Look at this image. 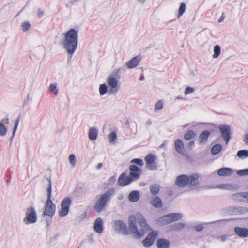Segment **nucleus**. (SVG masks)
I'll use <instances>...</instances> for the list:
<instances>
[{"label":"nucleus","instance_id":"nucleus-56","mask_svg":"<svg viewBox=\"0 0 248 248\" xmlns=\"http://www.w3.org/2000/svg\"><path fill=\"white\" fill-rule=\"evenodd\" d=\"M224 18H225L224 14V13H222L221 16L218 19V22L219 23L222 22L224 20Z\"/></svg>","mask_w":248,"mask_h":248},{"label":"nucleus","instance_id":"nucleus-46","mask_svg":"<svg viewBox=\"0 0 248 248\" xmlns=\"http://www.w3.org/2000/svg\"><path fill=\"white\" fill-rule=\"evenodd\" d=\"M131 162L138 164L139 166H143L144 164L143 160L140 158L133 159L131 161Z\"/></svg>","mask_w":248,"mask_h":248},{"label":"nucleus","instance_id":"nucleus-60","mask_svg":"<svg viewBox=\"0 0 248 248\" xmlns=\"http://www.w3.org/2000/svg\"><path fill=\"white\" fill-rule=\"evenodd\" d=\"M243 194L244 195L245 198H247V202H248V192H245V193H243Z\"/></svg>","mask_w":248,"mask_h":248},{"label":"nucleus","instance_id":"nucleus-12","mask_svg":"<svg viewBox=\"0 0 248 248\" xmlns=\"http://www.w3.org/2000/svg\"><path fill=\"white\" fill-rule=\"evenodd\" d=\"M114 229L116 231L119 232L123 235H128L129 234L125 223L121 220L115 221Z\"/></svg>","mask_w":248,"mask_h":248},{"label":"nucleus","instance_id":"nucleus-20","mask_svg":"<svg viewBox=\"0 0 248 248\" xmlns=\"http://www.w3.org/2000/svg\"><path fill=\"white\" fill-rule=\"evenodd\" d=\"M150 202L153 206L156 208H161L163 206L161 199L158 196L153 197Z\"/></svg>","mask_w":248,"mask_h":248},{"label":"nucleus","instance_id":"nucleus-35","mask_svg":"<svg viewBox=\"0 0 248 248\" xmlns=\"http://www.w3.org/2000/svg\"><path fill=\"white\" fill-rule=\"evenodd\" d=\"M237 155L240 158H244L248 157V151L247 150H241L238 151Z\"/></svg>","mask_w":248,"mask_h":248},{"label":"nucleus","instance_id":"nucleus-42","mask_svg":"<svg viewBox=\"0 0 248 248\" xmlns=\"http://www.w3.org/2000/svg\"><path fill=\"white\" fill-rule=\"evenodd\" d=\"M22 30L24 31H28L31 28V24L29 21H25L22 24Z\"/></svg>","mask_w":248,"mask_h":248},{"label":"nucleus","instance_id":"nucleus-51","mask_svg":"<svg viewBox=\"0 0 248 248\" xmlns=\"http://www.w3.org/2000/svg\"><path fill=\"white\" fill-rule=\"evenodd\" d=\"M228 237V236L227 235H224L220 237H219L218 238L220 239L222 242H224L227 240Z\"/></svg>","mask_w":248,"mask_h":248},{"label":"nucleus","instance_id":"nucleus-40","mask_svg":"<svg viewBox=\"0 0 248 248\" xmlns=\"http://www.w3.org/2000/svg\"><path fill=\"white\" fill-rule=\"evenodd\" d=\"M117 139V135L115 132H111L109 135V140L110 143H115Z\"/></svg>","mask_w":248,"mask_h":248},{"label":"nucleus","instance_id":"nucleus-62","mask_svg":"<svg viewBox=\"0 0 248 248\" xmlns=\"http://www.w3.org/2000/svg\"><path fill=\"white\" fill-rule=\"evenodd\" d=\"M146 124L150 125L152 124V121L151 120H148L147 122H146Z\"/></svg>","mask_w":248,"mask_h":248},{"label":"nucleus","instance_id":"nucleus-45","mask_svg":"<svg viewBox=\"0 0 248 248\" xmlns=\"http://www.w3.org/2000/svg\"><path fill=\"white\" fill-rule=\"evenodd\" d=\"M162 220L167 224L172 222L170 217L169 216V214L163 216L162 217Z\"/></svg>","mask_w":248,"mask_h":248},{"label":"nucleus","instance_id":"nucleus-27","mask_svg":"<svg viewBox=\"0 0 248 248\" xmlns=\"http://www.w3.org/2000/svg\"><path fill=\"white\" fill-rule=\"evenodd\" d=\"M222 147V145L220 144H215L211 148V154L214 155L218 154L221 151Z\"/></svg>","mask_w":248,"mask_h":248},{"label":"nucleus","instance_id":"nucleus-43","mask_svg":"<svg viewBox=\"0 0 248 248\" xmlns=\"http://www.w3.org/2000/svg\"><path fill=\"white\" fill-rule=\"evenodd\" d=\"M164 103L162 100L158 101L155 104V110H160L163 108Z\"/></svg>","mask_w":248,"mask_h":248},{"label":"nucleus","instance_id":"nucleus-52","mask_svg":"<svg viewBox=\"0 0 248 248\" xmlns=\"http://www.w3.org/2000/svg\"><path fill=\"white\" fill-rule=\"evenodd\" d=\"M0 122H2L3 123V124H9V119L8 118L6 117L5 118H4Z\"/></svg>","mask_w":248,"mask_h":248},{"label":"nucleus","instance_id":"nucleus-50","mask_svg":"<svg viewBox=\"0 0 248 248\" xmlns=\"http://www.w3.org/2000/svg\"><path fill=\"white\" fill-rule=\"evenodd\" d=\"M243 141L245 144L248 145V134H246L244 135Z\"/></svg>","mask_w":248,"mask_h":248},{"label":"nucleus","instance_id":"nucleus-38","mask_svg":"<svg viewBox=\"0 0 248 248\" xmlns=\"http://www.w3.org/2000/svg\"><path fill=\"white\" fill-rule=\"evenodd\" d=\"M19 121H20V117H18L16 119V122L15 123L14 126L13 130L12 136L10 138L11 140H12L13 138H14V137L16 133Z\"/></svg>","mask_w":248,"mask_h":248},{"label":"nucleus","instance_id":"nucleus-21","mask_svg":"<svg viewBox=\"0 0 248 248\" xmlns=\"http://www.w3.org/2000/svg\"><path fill=\"white\" fill-rule=\"evenodd\" d=\"M175 149L176 151L181 155H184L183 152L184 149V144L181 140L177 139L174 142Z\"/></svg>","mask_w":248,"mask_h":248},{"label":"nucleus","instance_id":"nucleus-17","mask_svg":"<svg viewBox=\"0 0 248 248\" xmlns=\"http://www.w3.org/2000/svg\"><path fill=\"white\" fill-rule=\"evenodd\" d=\"M234 231L236 235L241 238H245L248 236V229L240 227H235Z\"/></svg>","mask_w":248,"mask_h":248},{"label":"nucleus","instance_id":"nucleus-59","mask_svg":"<svg viewBox=\"0 0 248 248\" xmlns=\"http://www.w3.org/2000/svg\"><path fill=\"white\" fill-rule=\"evenodd\" d=\"M139 79L140 80V81H143L144 79V77L143 76V74H141L140 78H139Z\"/></svg>","mask_w":248,"mask_h":248},{"label":"nucleus","instance_id":"nucleus-33","mask_svg":"<svg viewBox=\"0 0 248 248\" xmlns=\"http://www.w3.org/2000/svg\"><path fill=\"white\" fill-rule=\"evenodd\" d=\"M48 90L50 92H53L55 95H57L59 93L57 85L56 83L50 84Z\"/></svg>","mask_w":248,"mask_h":248},{"label":"nucleus","instance_id":"nucleus-3","mask_svg":"<svg viewBox=\"0 0 248 248\" xmlns=\"http://www.w3.org/2000/svg\"><path fill=\"white\" fill-rule=\"evenodd\" d=\"M114 188H110L108 189L105 193L98 195V199L93 207V210L98 213L106 210L107 203L114 195Z\"/></svg>","mask_w":248,"mask_h":248},{"label":"nucleus","instance_id":"nucleus-9","mask_svg":"<svg viewBox=\"0 0 248 248\" xmlns=\"http://www.w3.org/2000/svg\"><path fill=\"white\" fill-rule=\"evenodd\" d=\"M224 213L230 215H242L248 212V208L242 206H228L224 209Z\"/></svg>","mask_w":248,"mask_h":248},{"label":"nucleus","instance_id":"nucleus-8","mask_svg":"<svg viewBox=\"0 0 248 248\" xmlns=\"http://www.w3.org/2000/svg\"><path fill=\"white\" fill-rule=\"evenodd\" d=\"M72 200L70 197H65L61 203V210L59 216L63 217L66 216L69 211L70 206L72 203Z\"/></svg>","mask_w":248,"mask_h":248},{"label":"nucleus","instance_id":"nucleus-47","mask_svg":"<svg viewBox=\"0 0 248 248\" xmlns=\"http://www.w3.org/2000/svg\"><path fill=\"white\" fill-rule=\"evenodd\" d=\"M194 92V89L191 87H187L185 91V94L187 95L189 94L192 93Z\"/></svg>","mask_w":248,"mask_h":248},{"label":"nucleus","instance_id":"nucleus-7","mask_svg":"<svg viewBox=\"0 0 248 248\" xmlns=\"http://www.w3.org/2000/svg\"><path fill=\"white\" fill-rule=\"evenodd\" d=\"M218 129L220 132L221 136L225 141L226 144H228L232 138L231 127L227 124H221L219 125Z\"/></svg>","mask_w":248,"mask_h":248},{"label":"nucleus","instance_id":"nucleus-13","mask_svg":"<svg viewBox=\"0 0 248 248\" xmlns=\"http://www.w3.org/2000/svg\"><path fill=\"white\" fill-rule=\"evenodd\" d=\"M130 172L129 177L131 178L132 182L138 179L140 175L141 170L136 165H131L129 167Z\"/></svg>","mask_w":248,"mask_h":248},{"label":"nucleus","instance_id":"nucleus-63","mask_svg":"<svg viewBox=\"0 0 248 248\" xmlns=\"http://www.w3.org/2000/svg\"><path fill=\"white\" fill-rule=\"evenodd\" d=\"M176 99H184V98L182 97H181L180 96H178L176 97Z\"/></svg>","mask_w":248,"mask_h":248},{"label":"nucleus","instance_id":"nucleus-41","mask_svg":"<svg viewBox=\"0 0 248 248\" xmlns=\"http://www.w3.org/2000/svg\"><path fill=\"white\" fill-rule=\"evenodd\" d=\"M236 173L237 175L240 176H248V168L238 170Z\"/></svg>","mask_w":248,"mask_h":248},{"label":"nucleus","instance_id":"nucleus-31","mask_svg":"<svg viewBox=\"0 0 248 248\" xmlns=\"http://www.w3.org/2000/svg\"><path fill=\"white\" fill-rule=\"evenodd\" d=\"M186 8V4L184 2H182L180 4V7L178 9V13L177 15V18H180L184 13Z\"/></svg>","mask_w":248,"mask_h":248},{"label":"nucleus","instance_id":"nucleus-58","mask_svg":"<svg viewBox=\"0 0 248 248\" xmlns=\"http://www.w3.org/2000/svg\"><path fill=\"white\" fill-rule=\"evenodd\" d=\"M103 167V164L102 163H100L98 164V165L96 166V169L97 170H99Z\"/></svg>","mask_w":248,"mask_h":248},{"label":"nucleus","instance_id":"nucleus-22","mask_svg":"<svg viewBox=\"0 0 248 248\" xmlns=\"http://www.w3.org/2000/svg\"><path fill=\"white\" fill-rule=\"evenodd\" d=\"M157 247L158 248H170V243L167 239L160 238L157 241Z\"/></svg>","mask_w":248,"mask_h":248},{"label":"nucleus","instance_id":"nucleus-19","mask_svg":"<svg viewBox=\"0 0 248 248\" xmlns=\"http://www.w3.org/2000/svg\"><path fill=\"white\" fill-rule=\"evenodd\" d=\"M233 172V169L230 168H222L217 170V174L221 176H229Z\"/></svg>","mask_w":248,"mask_h":248},{"label":"nucleus","instance_id":"nucleus-29","mask_svg":"<svg viewBox=\"0 0 248 248\" xmlns=\"http://www.w3.org/2000/svg\"><path fill=\"white\" fill-rule=\"evenodd\" d=\"M124 70V68L120 67L118 69H115L112 73L109 76H113L115 78H120V74Z\"/></svg>","mask_w":248,"mask_h":248},{"label":"nucleus","instance_id":"nucleus-6","mask_svg":"<svg viewBox=\"0 0 248 248\" xmlns=\"http://www.w3.org/2000/svg\"><path fill=\"white\" fill-rule=\"evenodd\" d=\"M37 219V214L33 206L28 207L26 211V216L23 219L26 224H33L36 222Z\"/></svg>","mask_w":248,"mask_h":248},{"label":"nucleus","instance_id":"nucleus-24","mask_svg":"<svg viewBox=\"0 0 248 248\" xmlns=\"http://www.w3.org/2000/svg\"><path fill=\"white\" fill-rule=\"evenodd\" d=\"M140 198V194L138 191L134 190L131 192L128 196L129 200L131 202H136Z\"/></svg>","mask_w":248,"mask_h":248},{"label":"nucleus","instance_id":"nucleus-26","mask_svg":"<svg viewBox=\"0 0 248 248\" xmlns=\"http://www.w3.org/2000/svg\"><path fill=\"white\" fill-rule=\"evenodd\" d=\"M160 186L158 184H153L150 186V190L151 193L153 195H156L159 192Z\"/></svg>","mask_w":248,"mask_h":248},{"label":"nucleus","instance_id":"nucleus-23","mask_svg":"<svg viewBox=\"0 0 248 248\" xmlns=\"http://www.w3.org/2000/svg\"><path fill=\"white\" fill-rule=\"evenodd\" d=\"M98 131L95 127H91L89 129L88 137L90 140H94L97 139Z\"/></svg>","mask_w":248,"mask_h":248},{"label":"nucleus","instance_id":"nucleus-64","mask_svg":"<svg viewBox=\"0 0 248 248\" xmlns=\"http://www.w3.org/2000/svg\"><path fill=\"white\" fill-rule=\"evenodd\" d=\"M6 183L9 185L10 184V181L9 180H7L6 181Z\"/></svg>","mask_w":248,"mask_h":248},{"label":"nucleus","instance_id":"nucleus-61","mask_svg":"<svg viewBox=\"0 0 248 248\" xmlns=\"http://www.w3.org/2000/svg\"><path fill=\"white\" fill-rule=\"evenodd\" d=\"M141 4H144L146 0H137Z\"/></svg>","mask_w":248,"mask_h":248},{"label":"nucleus","instance_id":"nucleus-36","mask_svg":"<svg viewBox=\"0 0 248 248\" xmlns=\"http://www.w3.org/2000/svg\"><path fill=\"white\" fill-rule=\"evenodd\" d=\"M108 88L106 84H101L99 86V93L101 95H104L105 94L107 91H108Z\"/></svg>","mask_w":248,"mask_h":248},{"label":"nucleus","instance_id":"nucleus-32","mask_svg":"<svg viewBox=\"0 0 248 248\" xmlns=\"http://www.w3.org/2000/svg\"><path fill=\"white\" fill-rule=\"evenodd\" d=\"M185 224L179 222L171 226V230L173 231H180L185 228Z\"/></svg>","mask_w":248,"mask_h":248},{"label":"nucleus","instance_id":"nucleus-10","mask_svg":"<svg viewBox=\"0 0 248 248\" xmlns=\"http://www.w3.org/2000/svg\"><path fill=\"white\" fill-rule=\"evenodd\" d=\"M155 155L153 154H149L145 158L146 167L150 170H155L157 169V165L155 162Z\"/></svg>","mask_w":248,"mask_h":248},{"label":"nucleus","instance_id":"nucleus-53","mask_svg":"<svg viewBox=\"0 0 248 248\" xmlns=\"http://www.w3.org/2000/svg\"><path fill=\"white\" fill-rule=\"evenodd\" d=\"M43 15H44V12L42 10H41L40 9H39L38 13V17L39 18H41V17L43 16Z\"/></svg>","mask_w":248,"mask_h":248},{"label":"nucleus","instance_id":"nucleus-48","mask_svg":"<svg viewBox=\"0 0 248 248\" xmlns=\"http://www.w3.org/2000/svg\"><path fill=\"white\" fill-rule=\"evenodd\" d=\"M194 228L197 232H201L203 229L204 226L202 224H200L194 226Z\"/></svg>","mask_w":248,"mask_h":248},{"label":"nucleus","instance_id":"nucleus-16","mask_svg":"<svg viewBox=\"0 0 248 248\" xmlns=\"http://www.w3.org/2000/svg\"><path fill=\"white\" fill-rule=\"evenodd\" d=\"M93 229L98 233H102L103 231V221L102 219L97 217L94 223Z\"/></svg>","mask_w":248,"mask_h":248},{"label":"nucleus","instance_id":"nucleus-57","mask_svg":"<svg viewBox=\"0 0 248 248\" xmlns=\"http://www.w3.org/2000/svg\"><path fill=\"white\" fill-rule=\"evenodd\" d=\"M166 144H167V142H166V141H165L162 144H161L160 146H159V148H164L166 147Z\"/></svg>","mask_w":248,"mask_h":248},{"label":"nucleus","instance_id":"nucleus-5","mask_svg":"<svg viewBox=\"0 0 248 248\" xmlns=\"http://www.w3.org/2000/svg\"><path fill=\"white\" fill-rule=\"evenodd\" d=\"M48 186L47 187V199L43 213L44 216L46 215L52 217L55 213L56 205L53 203L51 200L52 183L50 179L48 180Z\"/></svg>","mask_w":248,"mask_h":248},{"label":"nucleus","instance_id":"nucleus-4","mask_svg":"<svg viewBox=\"0 0 248 248\" xmlns=\"http://www.w3.org/2000/svg\"><path fill=\"white\" fill-rule=\"evenodd\" d=\"M199 175L197 173L190 175L181 174L176 177L175 184L179 187H185L187 185L191 187H196L199 184Z\"/></svg>","mask_w":248,"mask_h":248},{"label":"nucleus","instance_id":"nucleus-2","mask_svg":"<svg viewBox=\"0 0 248 248\" xmlns=\"http://www.w3.org/2000/svg\"><path fill=\"white\" fill-rule=\"evenodd\" d=\"M78 30L75 29H70L66 33H64V37L62 40V44L63 48L66 50L69 54L70 59L73 54L75 53L78 48Z\"/></svg>","mask_w":248,"mask_h":248},{"label":"nucleus","instance_id":"nucleus-1","mask_svg":"<svg viewBox=\"0 0 248 248\" xmlns=\"http://www.w3.org/2000/svg\"><path fill=\"white\" fill-rule=\"evenodd\" d=\"M128 224L129 231L133 236L140 238L144 235L145 231L150 229V226L147 224L144 217L140 215L137 219L133 215L129 217Z\"/></svg>","mask_w":248,"mask_h":248},{"label":"nucleus","instance_id":"nucleus-54","mask_svg":"<svg viewBox=\"0 0 248 248\" xmlns=\"http://www.w3.org/2000/svg\"><path fill=\"white\" fill-rule=\"evenodd\" d=\"M195 146V142L194 141H191L188 145V147L190 149H192V148H193Z\"/></svg>","mask_w":248,"mask_h":248},{"label":"nucleus","instance_id":"nucleus-14","mask_svg":"<svg viewBox=\"0 0 248 248\" xmlns=\"http://www.w3.org/2000/svg\"><path fill=\"white\" fill-rule=\"evenodd\" d=\"M141 60V57L140 55L136 56L126 63V66L128 69L134 68L140 64Z\"/></svg>","mask_w":248,"mask_h":248},{"label":"nucleus","instance_id":"nucleus-28","mask_svg":"<svg viewBox=\"0 0 248 248\" xmlns=\"http://www.w3.org/2000/svg\"><path fill=\"white\" fill-rule=\"evenodd\" d=\"M169 216L170 217L172 222L179 220L183 217V215L181 213H170Z\"/></svg>","mask_w":248,"mask_h":248},{"label":"nucleus","instance_id":"nucleus-18","mask_svg":"<svg viewBox=\"0 0 248 248\" xmlns=\"http://www.w3.org/2000/svg\"><path fill=\"white\" fill-rule=\"evenodd\" d=\"M210 134V132L208 130L202 131L198 138L199 144H201L205 143L207 142Z\"/></svg>","mask_w":248,"mask_h":248},{"label":"nucleus","instance_id":"nucleus-44","mask_svg":"<svg viewBox=\"0 0 248 248\" xmlns=\"http://www.w3.org/2000/svg\"><path fill=\"white\" fill-rule=\"evenodd\" d=\"M69 160L73 167H75L76 163V156L74 154H71L69 156Z\"/></svg>","mask_w":248,"mask_h":248},{"label":"nucleus","instance_id":"nucleus-37","mask_svg":"<svg viewBox=\"0 0 248 248\" xmlns=\"http://www.w3.org/2000/svg\"><path fill=\"white\" fill-rule=\"evenodd\" d=\"M7 129L2 122H0V136H4L6 135Z\"/></svg>","mask_w":248,"mask_h":248},{"label":"nucleus","instance_id":"nucleus-15","mask_svg":"<svg viewBox=\"0 0 248 248\" xmlns=\"http://www.w3.org/2000/svg\"><path fill=\"white\" fill-rule=\"evenodd\" d=\"M132 182L131 178L127 176L125 172H123L120 176L118 183L119 186H123L130 184Z\"/></svg>","mask_w":248,"mask_h":248},{"label":"nucleus","instance_id":"nucleus-30","mask_svg":"<svg viewBox=\"0 0 248 248\" xmlns=\"http://www.w3.org/2000/svg\"><path fill=\"white\" fill-rule=\"evenodd\" d=\"M214 54L213 58L214 59L217 58L220 54L221 47L218 45H216L214 47Z\"/></svg>","mask_w":248,"mask_h":248},{"label":"nucleus","instance_id":"nucleus-39","mask_svg":"<svg viewBox=\"0 0 248 248\" xmlns=\"http://www.w3.org/2000/svg\"><path fill=\"white\" fill-rule=\"evenodd\" d=\"M243 193H245V192H241L234 194L232 195V198L234 200H240L241 201H242L243 200L242 198H245V197L244 196V195L243 194Z\"/></svg>","mask_w":248,"mask_h":248},{"label":"nucleus","instance_id":"nucleus-11","mask_svg":"<svg viewBox=\"0 0 248 248\" xmlns=\"http://www.w3.org/2000/svg\"><path fill=\"white\" fill-rule=\"evenodd\" d=\"M158 235L157 232L155 231H151L146 238L142 240V243L144 247L149 248L151 247L155 241V240Z\"/></svg>","mask_w":248,"mask_h":248},{"label":"nucleus","instance_id":"nucleus-55","mask_svg":"<svg viewBox=\"0 0 248 248\" xmlns=\"http://www.w3.org/2000/svg\"><path fill=\"white\" fill-rule=\"evenodd\" d=\"M116 179V176H111L109 179V183H113Z\"/></svg>","mask_w":248,"mask_h":248},{"label":"nucleus","instance_id":"nucleus-25","mask_svg":"<svg viewBox=\"0 0 248 248\" xmlns=\"http://www.w3.org/2000/svg\"><path fill=\"white\" fill-rule=\"evenodd\" d=\"M107 83L111 88H119L118 86V81L113 76H109Z\"/></svg>","mask_w":248,"mask_h":248},{"label":"nucleus","instance_id":"nucleus-34","mask_svg":"<svg viewBox=\"0 0 248 248\" xmlns=\"http://www.w3.org/2000/svg\"><path fill=\"white\" fill-rule=\"evenodd\" d=\"M195 136L196 133L193 130H189L185 133L184 137L186 140H189Z\"/></svg>","mask_w":248,"mask_h":248},{"label":"nucleus","instance_id":"nucleus-49","mask_svg":"<svg viewBox=\"0 0 248 248\" xmlns=\"http://www.w3.org/2000/svg\"><path fill=\"white\" fill-rule=\"evenodd\" d=\"M119 90V88H110L108 90V93L109 94H116Z\"/></svg>","mask_w":248,"mask_h":248}]
</instances>
